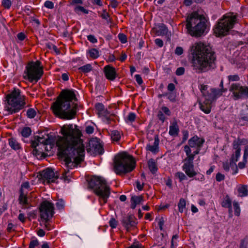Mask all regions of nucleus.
<instances>
[{
	"label": "nucleus",
	"mask_w": 248,
	"mask_h": 248,
	"mask_svg": "<svg viewBox=\"0 0 248 248\" xmlns=\"http://www.w3.org/2000/svg\"><path fill=\"white\" fill-rule=\"evenodd\" d=\"M110 135L111 139L113 141H118L121 139V134L118 130L111 131Z\"/></svg>",
	"instance_id": "72a5a7b5"
},
{
	"label": "nucleus",
	"mask_w": 248,
	"mask_h": 248,
	"mask_svg": "<svg viewBox=\"0 0 248 248\" xmlns=\"http://www.w3.org/2000/svg\"><path fill=\"white\" fill-rule=\"evenodd\" d=\"M75 11L76 12H78V11H81L82 13L87 14H88V10L85 9L83 7L81 6H77L75 8Z\"/></svg>",
	"instance_id": "5fc2aeb1"
},
{
	"label": "nucleus",
	"mask_w": 248,
	"mask_h": 248,
	"mask_svg": "<svg viewBox=\"0 0 248 248\" xmlns=\"http://www.w3.org/2000/svg\"><path fill=\"white\" fill-rule=\"evenodd\" d=\"M223 168L226 171H229L230 170V168H231L232 169L235 170L234 171H235V168L232 167L231 166V161L229 163L228 162H224L223 163Z\"/></svg>",
	"instance_id": "864d4df0"
},
{
	"label": "nucleus",
	"mask_w": 248,
	"mask_h": 248,
	"mask_svg": "<svg viewBox=\"0 0 248 248\" xmlns=\"http://www.w3.org/2000/svg\"><path fill=\"white\" fill-rule=\"evenodd\" d=\"M61 131L63 136L59 137L56 141L58 155L64 158L66 167L72 169L84 159L85 147L80 139L81 134L72 125H64Z\"/></svg>",
	"instance_id": "f257e3e1"
},
{
	"label": "nucleus",
	"mask_w": 248,
	"mask_h": 248,
	"mask_svg": "<svg viewBox=\"0 0 248 248\" xmlns=\"http://www.w3.org/2000/svg\"><path fill=\"white\" fill-rule=\"evenodd\" d=\"M89 54L90 57L93 59H96L99 57V51L95 48H92L89 51Z\"/></svg>",
	"instance_id": "a19ab883"
},
{
	"label": "nucleus",
	"mask_w": 248,
	"mask_h": 248,
	"mask_svg": "<svg viewBox=\"0 0 248 248\" xmlns=\"http://www.w3.org/2000/svg\"><path fill=\"white\" fill-rule=\"evenodd\" d=\"M89 186L99 197V202L101 205L107 202L110 194V188L104 178L99 176L92 177L89 182Z\"/></svg>",
	"instance_id": "39448f33"
},
{
	"label": "nucleus",
	"mask_w": 248,
	"mask_h": 248,
	"mask_svg": "<svg viewBox=\"0 0 248 248\" xmlns=\"http://www.w3.org/2000/svg\"><path fill=\"white\" fill-rule=\"evenodd\" d=\"M134 158L127 154L122 153L118 154L114 159V170L117 174H125L132 171L135 168Z\"/></svg>",
	"instance_id": "423d86ee"
},
{
	"label": "nucleus",
	"mask_w": 248,
	"mask_h": 248,
	"mask_svg": "<svg viewBox=\"0 0 248 248\" xmlns=\"http://www.w3.org/2000/svg\"><path fill=\"white\" fill-rule=\"evenodd\" d=\"M185 73V68L182 67H179L176 71V75L177 76L183 75Z\"/></svg>",
	"instance_id": "338daca9"
},
{
	"label": "nucleus",
	"mask_w": 248,
	"mask_h": 248,
	"mask_svg": "<svg viewBox=\"0 0 248 248\" xmlns=\"http://www.w3.org/2000/svg\"><path fill=\"white\" fill-rule=\"evenodd\" d=\"M93 69V67H92V66L91 64H87L86 65H84L82 66H81L79 68H78V70L85 74V73H88L90 72H91Z\"/></svg>",
	"instance_id": "c9c22d12"
},
{
	"label": "nucleus",
	"mask_w": 248,
	"mask_h": 248,
	"mask_svg": "<svg viewBox=\"0 0 248 248\" xmlns=\"http://www.w3.org/2000/svg\"><path fill=\"white\" fill-rule=\"evenodd\" d=\"M36 112L34 108H29L27 111V116L30 118L32 119L34 118L36 116Z\"/></svg>",
	"instance_id": "a18cd8bd"
},
{
	"label": "nucleus",
	"mask_w": 248,
	"mask_h": 248,
	"mask_svg": "<svg viewBox=\"0 0 248 248\" xmlns=\"http://www.w3.org/2000/svg\"><path fill=\"white\" fill-rule=\"evenodd\" d=\"M248 245V239L247 238H245L241 240L240 248H247Z\"/></svg>",
	"instance_id": "6e6d98bb"
},
{
	"label": "nucleus",
	"mask_w": 248,
	"mask_h": 248,
	"mask_svg": "<svg viewBox=\"0 0 248 248\" xmlns=\"http://www.w3.org/2000/svg\"><path fill=\"white\" fill-rule=\"evenodd\" d=\"M240 144L241 143H240L238 140H234L232 143L233 149L235 150V151H241L240 147Z\"/></svg>",
	"instance_id": "3c124183"
},
{
	"label": "nucleus",
	"mask_w": 248,
	"mask_h": 248,
	"mask_svg": "<svg viewBox=\"0 0 248 248\" xmlns=\"http://www.w3.org/2000/svg\"><path fill=\"white\" fill-rule=\"evenodd\" d=\"M205 140L203 138H199L198 136L195 135L191 138L188 141V146L192 148H202Z\"/></svg>",
	"instance_id": "4468645a"
},
{
	"label": "nucleus",
	"mask_w": 248,
	"mask_h": 248,
	"mask_svg": "<svg viewBox=\"0 0 248 248\" xmlns=\"http://www.w3.org/2000/svg\"><path fill=\"white\" fill-rule=\"evenodd\" d=\"M20 195L18 198L19 203L22 205L23 208H28L29 202L26 195L24 193L23 190L20 189Z\"/></svg>",
	"instance_id": "a878e982"
},
{
	"label": "nucleus",
	"mask_w": 248,
	"mask_h": 248,
	"mask_svg": "<svg viewBox=\"0 0 248 248\" xmlns=\"http://www.w3.org/2000/svg\"><path fill=\"white\" fill-rule=\"evenodd\" d=\"M161 111H162L163 113H165L168 116H170L171 115V112L170 110L167 107H162L161 108Z\"/></svg>",
	"instance_id": "0e129e2a"
},
{
	"label": "nucleus",
	"mask_w": 248,
	"mask_h": 248,
	"mask_svg": "<svg viewBox=\"0 0 248 248\" xmlns=\"http://www.w3.org/2000/svg\"><path fill=\"white\" fill-rule=\"evenodd\" d=\"M95 109L97 111V114L100 116H103L107 118V121L109 122L108 116L109 111L105 108L104 105L101 103H98L95 106Z\"/></svg>",
	"instance_id": "6ab92c4d"
},
{
	"label": "nucleus",
	"mask_w": 248,
	"mask_h": 248,
	"mask_svg": "<svg viewBox=\"0 0 248 248\" xmlns=\"http://www.w3.org/2000/svg\"><path fill=\"white\" fill-rule=\"evenodd\" d=\"M248 157V145H246L245 147L244 151L243 159L244 161L247 162V159Z\"/></svg>",
	"instance_id": "774afa93"
},
{
	"label": "nucleus",
	"mask_w": 248,
	"mask_h": 248,
	"mask_svg": "<svg viewBox=\"0 0 248 248\" xmlns=\"http://www.w3.org/2000/svg\"><path fill=\"white\" fill-rule=\"evenodd\" d=\"M136 114L134 112L129 113L126 117L125 118V121L126 123H132L135 121L136 119Z\"/></svg>",
	"instance_id": "79ce46f5"
},
{
	"label": "nucleus",
	"mask_w": 248,
	"mask_h": 248,
	"mask_svg": "<svg viewBox=\"0 0 248 248\" xmlns=\"http://www.w3.org/2000/svg\"><path fill=\"white\" fill-rule=\"evenodd\" d=\"M41 219L44 221V225L46 227V200H44L39 207Z\"/></svg>",
	"instance_id": "412c9836"
},
{
	"label": "nucleus",
	"mask_w": 248,
	"mask_h": 248,
	"mask_svg": "<svg viewBox=\"0 0 248 248\" xmlns=\"http://www.w3.org/2000/svg\"><path fill=\"white\" fill-rule=\"evenodd\" d=\"M108 223L109 226L112 229L116 228L118 224V221L114 218L113 217L110 218Z\"/></svg>",
	"instance_id": "09e8293b"
},
{
	"label": "nucleus",
	"mask_w": 248,
	"mask_h": 248,
	"mask_svg": "<svg viewBox=\"0 0 248 248\" xmlns=\"http://www.w3.org/2000/svg\"><path fill=\"white\" fill-rule=\"evenodd\" d=\"M33 149L32 153L38 159H44L46 157V154L44 152L45 151L43 146H37L36 148Z\"/></svg>",
	"instance_id": "4be33fe9"
},
{
	"label": "nucleus",
	"mask_w": 248,
	"mask_h": 248,
	"mask_svg": "<svg viewBox=\"0 0 248 248\" xmlns=\"http://www.w3.org/2000/svg\"><path fill=\"white\" fill-rule=\"evenodd\" d=\"M212 90V93H214V96L217 99V98L220 96L222 93L226 91V90L224 89H217L215 88H211Z\"/></svg>",
	"instance_id": "58836bf2"
},
{
	"label": "nucleus",
	"mask_w": 248,
	"mask_h": 248,
	"mask_svg": "<svg viewBox=\"0 0 248 248\" xmlns=\"http://www.w3.org/2000/svg\"><path fill=\"white\" fill-rule=\"evenodd\" d=\"M39 243L37 239L32 240L31 241L29 245V248H34L35 247L38 246Z\"/></svg>",
	"instance_id": "680f3d73"
},
{
	"label": "nucleus",
	"mask_w": 248,
	"mask_h": 248,
	"mask_svg": "<svg viewBox=\"0 0 248 248\" xmlns=\"http://www.w3.org/2000/svg\"><path fill=\"white\" fill-rule=\"evenodd\" d=\"M179 132V128L176 121L171 123L169 127V135L172 137H176L178 135Z\"/></svg>",
	"instance_id": "bb28decb"
},
{
	"label": "nucleus",
	"mask_w": 248,
	"mask_h": 248,
	"mask_svg": "<svg viewBox=\"0 0 248 248\" xmlns=\"http://www.w3.org/2000/svg\"><path fill=\"white\" fill-rule=\"evenodd\" d=\"M76 98L73 91H65L62 93L61 98L54 103L51 108L57 116L65 119H72L76 114V108H71V102Z\"/></svg>",
	"instance_id": "7ed1b4c3"
},
{
	"label": "nucleus",
	"mask_w": 248,
	"mask_h": 248,
	"mask_svg": "<svg viewBox=\"0 0 248 248\" xmlns=\"http://www.w3.org/2000/svg\"><path fill=\"white\" fill-rule=\"evenodd\" d=\"M47 194V231L51 230L53 228V226L48 223V221L51 218L55 213L54 212V204L50 200L49 197H48Z\"/></svg>",
	"instance_id": "f3484780"
},
{
	"label": "nucleus",
	"mask_w": 248,
	"mask_h": 248,
	"mask_svg": "<svg viewBox=\"0 0 248 248\" xmlns=\"http://www.w3.org/2000/svg\"><path fill=\"white\" fill-rule=\"evenodd\" d=\"M2 5L5 9H9L12 5L10 0H3L1 2Z\"/></svg>",
	"instance_id": "de8ad7c7"
},
{
	"label": "nucleus",
	"mask_w": 248,
	"mask_h": 248,
	"mask_svg": "<svg viewBox=\"0 0 248 248\" xmlns=\"http://www.w3.org/2000/svg\"><path fill=\"white\" fill-rule=\"evenodd\" d=\"M158 32L161 35H167L168 33V28L165 25L162 24L159 26Z\"/></svg>",
	"instance_id": "37998d69"
},
{
	"label": "nucleus",
	"mask_w": 248,
	"mask_h": 248,
	"mask_svg": "<svg viewBox=\"0 0 248 248\" xmlns=\"http://www.w3.org/2000/svg\"><path fill=\"white\" fill-rule=\"evenodd\" d=\"M118 37L122 43L124 44L127 42L126 36L124 33H119L118 35Z\"/></svg>",
	"instance_id": "603ef678"
},
{
	"label": "nucleus",
	"mask_w": 248,
	"mask_h": 248,
	"mask_svg": "<svg viewBox=\"0 0 248 248\" xmlns=\"http://www.w3.org/2000/svg\"><path fill=\"white\" fill-rule=\"evenodd\" d=\"M189 146L188 145H185L184 146V151L186 153V158L188 159L189 158H192V161H193L195 156L200 153V152L201 150V148H195L196 150L191 153V150Z\"/></svg>",
	"instance_id": "b1692460"
},
{
	"label": "nucleus",
	"mask_w": 248,
	"mask_h": 248,
	"mask_svg": "<svg viewBox=\"0 0 248 248\" xmlns=\"http://www.w3.org/2000/svg\"><path fill=\"white\" fill-rule=\"evenodd\" d=\"M224 178L225 176L219 172L217 173L216 174V181L217 182H221V181H223L224 179Z\"/></svg>",
	"instance_id": "69168bd1"
},
{
	"label": "nucleus",
	"mask_w": 248,
	"mask_h": 248,
	"mask_svg": "<svg viewBox=\"0 0 248 248\" xmlns=\"http://www.w3.org/2000/svg\"><path fill=\"white\" fill-rule=\"evenodd\" d=\"M190 50L193 55L192 66L196 72H205L215 67V54L210 45L199 42L190 46Z\"/></svg>",
	"instance_id": "f03ea898"
},
{
	"label": "nucleus",
	"mask_w": 248,
	"mask_h": 248,
	"mask_svg": "<svg viewBox=\"0 0 248 248\" xmlns=\"http://www.w3.org/2000/svg\"><path fill=\"white\" fill-rule=\"evenodd\" d=\"M9 145L14 150H17L21 148L20 144L14 138H11L8 140Z\"/></svg>",
	"instance_id": "7c9ffc66"
},
{
	"label": "nucleus",
	"mask_w": 248,
	"mask_h": 248,
	"mask_svg": "<svg viewBox=\"0 0 248 248\" xmlns=\"http://www.w3.org/2000/svg\"><path fill=\"white\" fill-rule=\"evenodd\" d=\"M200 109L206 114H209L211 112V104L205 101L203 103H200Z\"/></svg>",
	"instance_id": "2f4dec72"
},
{
	"label": "nucleus",
	"mask_w": 248,
	"mask_h": 248,
	"mask_svg": "<svg viewBox=\"0 0 248 248\" xmlns=\"http://www.w3.org/2000/svg\"><path fill=\"white\" fill-rule=\"evenodd\" d=\"M184 163L182 166V170L185 172L186 175L189 178L194 177L197 174V172L195 170L193 161L190 157L188 159L185 158L183 160Z\"/></svg>",
	"instance_id": "9b49d317"
},
{
	"label": "nucleus",
	"mask_w": 248,
	"mask_h": 248,
	"mask_svg": "<svg viewBox=\"0 0 248 248\" xmlns=\"http://www.w3.org/2000/svg\"><path fill=\"white\" fill-rule=\"evenodd\" d=\"M59 178L57 171H54V169L47 167V184L50 183H57Z\"/></svg>",
	"instance_id": "aec40b11"
},
{
	"label": "nucleus",
	"mask_w": 248,
	"mask_h": 248,
	"mask_svg": "<svg viewBox=\"0 0 248 248\" xmlns=\"http://www.w3.org/2000/svg\"><path fill=\"white\" fill-rule=\"evenodd\" d=\"M179 211L183 213L186 209V202L185 199L181 198L178 204Z\"/></svg>",
	"instance_id": "4c0bfd02"
},
{
	"label": "nucleus",
	"mask_w": 248,
	"mask_h": 248,
	"mask_svg": "<svg viewBox=\"0 0 248 248\" xmlns=\"http://www.w3.org/2000/svg\"><path fill=\"white\" fill-rule=\"evenodd\" d=\"M122 223L123 226L127 230L135 227L137 224L135 217L132 215L124 217L122 219Z\"/></svg>",
	"instance_id": "a211bd4d"
},
{
	"label": "nucleus",
	"mask_w": 248,
	"mask_h": 248,
	"mask_svg": "<svg viewBox=\"0 0 248 248\" xmlns=\"http://www.w3.org/2000/svg\"><path fill=\"white\" fill-rule=\"evenodd\" d=\"M241 155V151H235L234 154L232 155L231 159V166L235 168V171L232 172V174H235L238 172L237 167L236 164Z\"/></svg>",
	"instance_id": "5701e85b"
},
{
	"label": "nucleus",
	"mask_w": 248,
	"mask_h": 248,
	"mask_svg": "<svg viewBox=\"0 0 248 248\" xmlns=\"http://www.w3.org/2000/svg\"><path fill=\"white\" fill-rule=\"evenodd\" d=\"M31 133V128L29 127H24L21 131V135L25 138L29 137Z\"/></svg>",
	"instance_id": "ea45409f"
},
{
	"label": "nucleus",
	"mask_w": 248,
	"mask_h": 248,
	"mask_svg": "<svg viewBox=\"0 0 248 248\" xmlns=\"http://www.w3.org/2000/svg\"><path fill=\"white\" fill-rule=\"evenodd\" d=\"M37 177L38 178V181L40 183H42L45 185V183L46 180V169L37 172Z\"/></svg>",
	"instance_id": "c756f323"
},
{
	"label": "nucleus",
	"mask_w": 248,
	"mask_h": 248,
	"mask_svg": "<svg viewBox=\"0 0 248 248\" xmlns=\"http://www.w3.org/2000/svg\"><path fill=\"white\" fill-rule=\"evenodd\" d=\"M157 116L158 119L161 121L162 123H164L166 118L163 112L160 110L158 111Z\"/></svg>",
	"instance_id": "bf43d9fd"
},
{
	"label": "nucleus",
	"mask_w": 248,
	"mask_h": 248,
	"mask_svg": "<svg viewBox=\"0 0 248 248\" xmlns=\"http://www.w3.org/2000/svg\"><path fill=\"white\" fill-rule=\"evenodd\" d=\"M229 91L232 93V97L234 100L248 98V87L241 86L239 83L231 84Z\"/></svg>",
	"instance_id": "9d476101"
},
{
	"label": "nucleus",
	"mask_w": 248,
	"mask_h": 248,
	"mask_svg": "<svg viewBox=\"0 0 248 248\" xmlns=\"http://www.w3.org/2000/svg\"><path fill=\"white\" fill-rule=\"evenodd\" d=\"M47 49L52 50L56 53L59 52V50L57 46L51 43H47Z\"/></svg>",
	"instance_id": "4d7b16f0"
},
{
	"label": "nucleus",
	"mask_w": 248,
	"mask_h": 248,
	"mask_svg": "<svg viewBox=\"0 0 248 248\" xmlns=\"http://www.w3.org/2000/svg\"><path fill=\"white\" fill-rule=\"evenodd\" d=\"M208 89L207 85H202L201 86L200 90L202 95L205 97V100L208 104H211L214 102L216 99L214 96V93H212L211 88Z\"/></svg>",
	"instance_id": "ddd939ff"
},
{
	"label": "nucleus",
	"mask_w": 248,
	"mask_h": 248,
	"mask_svg": "<svg viewBox=\"0 0 248 248\" xmlns=\"http://www.w3.org/2000/svg\"><path fill=\"white\" fill-rule=\"evenodd\" d=\"M222 205L225 208H228L229 209V213L230 214H232V202L229 198H227L224 200L222 203Z\"/></svg>",
	"instance_id": "f704fd0d"
},
{
	"label": "nucleus",
	"mask_w": 248,
	"mask_h": 248,
	"mask_svg": "<svg viewBox=\"0 0 248 248\" xmlns=\"http://www.w3.org/2000/svg\"><path fill=\"white\" fill-rule=\"evenodd\" d=\"M183 137H182V143H184L188 139L189 136V133L187 130H184L182 132Z\"/></svg>",
	"instance_id": "052dcab7"
},
{
	"label": "nucleus",
	"mask_w": 248,
	"mask_h": 248,
	"mask_svg": "<svg viewBox=\"0 0 248 248\" xmlns=\"http://www.w3.org/2000/svg\"><path fill=\"white\" fill-rule=\"evenodd\" d=\"M233 206L235 215L239 216L240 214V208L238 203L237 202L234 201L233 202Z\"/></svg>",
	"instance_id": "49530a36"
},
{
	"label": "nucleus",
	"mask_w": 248,
	"mask_h": 248,
	"mask_svg": "<svg viewBox=\"0 0 248 248\" xmlns=\"http://www.w3.org/2000/svg\"><path fill=\"white\" fill-rule=\"evenodd\" d=\"M228 79L229 81H237L240 80V78L238 75H229Z\"/></svg>",
	"instance_id": "8fccbe9b"
},
{
	"label": "nucleus",
	"mask_w": 248,
	"mask_h": 248,
	"mask_svg": "<svg viewBox=\"0 0 248 248\" xmlns=\"http://www.w3.org/2000/svg\"><path fill=\"white\" fill-rule=\"evenodd\" d=\"M236 22V16L232 14L223 16L216 25L214 33L217 37L227 35Z\"/></svg>",
	"instance_id": "6e6552de"
},
{
	"label": "nucleus",
	"mask_w": 248,
	"mask_h": 248,
	"mask_svg": "<svg viewBox=\"0 0 248 248\" xmlns=\"http://www.w3.org/2000/svg\"><path fill=\"white\" fill-rule=\"evenodd\" d=\"M159 140L158 136H155L153 144H147L146 149L147 150L150 151L153 154H156L159 151Z\"/></svg>",
	"instance_id": "393cba45"
},
{
	"label": "nucleus",
	"mask_w": 248,
	"mask_h": 248,
	"mask_svg": "<svg viewBox=\"0 0 248 248\" xmlns=\"http://www.w3.org/2000/svg\"><path fill=\"white\" fill-rule=\"evenodd\" d=\"M87 37L88 40L92 43H96L97 42V39L93 35H89Z\"/></svg>",
	"instance_id": "e2e57ef3"
},
{
	"label": "nucleus",
	"mask_w": 248,
	"mask_h": 248,
	"mask_svg": "<svg viewBox=\"0 0 248 248\" xmlns=\"http://www.w3.org/2000/svg\"><path fill=\"white\" fill-rule=\"evenodd\" d=\"M148 166L152 174H155L158 170L157 162L153 158H151L148 160Z\"/></svg>",
	"instance_id": "c85d7f7f"
},
{
	"label": "nucleus",
	"mask_w": 248,
	"mask_h": 248,
	"mask_svg": "<svg viewBox=\"0 0 248 248\" xmlns=\"http://www.w3.org/2000/svg\"><path fill=\"white\" fill-rule=\"evenodd\" d=\"M187 175L183 172L178 171L175 174V177L179 179L180 182H182L183 181L186 180L187 179Z\"/></svg>",
	"instance_id": "e433bc0d"
},
{
	"label": "nucleus",
	"mask_w": 248,
	"mask_h": 248,
	"mask_svg": "<svg viewBox=\"0 0 248 248\" xmlns=\"http://www.w3.org/2000/svg\"><path fill=\"white\" fill-rule=\"evenodd\" d=\"M143 201V197L142 196H133L131 198V208L135 209L137 205L140 204Z\"/></svg>",
	"instance_id": "cd10ccee"
},
{
	"label": "nucleus",
	"mask_w": 248,
	"mask_h": 248,
	"mask_svg": "<svg viewBox=\"0 0 248 248\" xmlns=\"http://www.w3.org/2000/svg\"><path fill=\"white\" fill-rule=\"evenodd\" d=\"M34 140H31V148H36L37 146H43L45 150L46 151V138H45L44 135L42 137L34 136Z\"/></svg>",
	"instance_id": "2eb2a0df"
},
{
	"label": "nucleus",
	"mask_w": 248,
	"mask_h": 248,
	"mask_svg": "<svg viewBox=\"0 0 248 248\" xmlns=\"http://www.w3.org/2000/svg\"><path fill=\"white\" fill-rule=\"evenodd\" d=\"M89 148L87 149L88 152H93L95 155H101L103 153L102 145L99 142V139L95 138H93L89 141Z\"/></svg>",
	"instance_id": "f8f14e48"
},
{
	"label": "nucleus",
	"mask_w": 248,
	"mask_h": 248,
	"mask_svg": "<svg viewBox=\"0 0 248 248\" xmlns=\"http://www.w3.org/2000/svg\"><path fill=\"white\" fill-rule=\"evenodd\" d=\"M194 177L195 180L199 181L200 182H203L205 180V177L204 175L200 173L197 172V174Z\"/></svg>",
	"instance_id": "13d9d810"
},
{
	"label": "nucleus",
	"mask_w": 248,
	"mask_h": 248,
	"mask_svg": "<svg viewBox=\"0 0 248 248\" xmlns=\"http://www.w3.org/2000/svg\"><path fill=\"white\" fill-rule=\"evenodd\" d=\"M238 196L241 197L248 195V190L246 186H242L238 188Z\"/></svg>",
	"instance_id": "473e14b6"
},
{
	"label": "nucleus",
	"mask_w": 248,
	"mask_h": 248,
	"mask_svg": "<svg viewBox=\"0 0 248 248\" xmlns=\"http://www.w3.org/2000/svg\"><path fill=\"white\" fill-rule=\"evenodd\" d=\"M104 72L106 78L108 80L113 81L117 77L115 68L110 65H106L104 67Z\"/></svg>",
	"instance_id": "dca6fc26"
},
{
	"label": "nucleus",
	"mask_w": 248,
	"mask_h": 248,
	"mask_svg": "<svg viewBox=\"0 0 248 248\" xmlns=\"http://www.w3.org/2000/svg\"><path fill=\"white\" fill-rule=\"evenodd\" d=\"M24 73L26 74V77H27V78L25 77V78L31 82H37L43 74L41 62L39 61L29 62L26 66Z\"/></svg>",
	"instance_id": "1a4fd4ad"
},
{
	"label": "nucleus",
	"mask_w": 248,
	"mask_h": 248,
	"mask_svg": "<svg viewBox=\"0 0 248 248\" xmlns=\"http://www.w3.org/2000/svg\"><path fill=\"white\" fill-rule=\"evenodd\" d=\"M6 100L8 104L7 110L9 114H13L18 112L23 109L26 105L25 97L20 94L19 89H14L6 96Z\"/></svg>",
	"instance_id": "0eeeda50"
},
{
	"label": "nucleus",
	"mask_w": 248,
	"mask_h": 248,
	"mask_svg": "<svg viewBox=\"0 0 248 248\" xmlns=\"http://www.w3.org/2000/svg\"><path fill=\"white\" fill-rule=\"evenodd\" d=\"M100 16L104 19L106 20L108 23H111V20L109 18V15L107 12L106 9L103 10V13Z\"/></svg>",
	"instance_id": "c03bdc74"
},
{
	"label": "nucleus",
	"mask_w": 248,
	"mask_h": 248,
	"mask_svg": "<svg viewBox=\"0 0 248 248\" xmlns=\"http://www.w3.org/2000/svg\"><path fill=\"white\" fill-rule=\"evenodd\" d=\"M186 28L192 36L200 37L209 30V23L204 16L197 12H193L186 20Z\"/></svg>",
	"instance_id": "20e7f679"
}]
</instances>
